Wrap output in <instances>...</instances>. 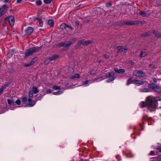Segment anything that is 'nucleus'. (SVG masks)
Segmentation results:
<instances>
[{"label": "nucleus", "instance_id": "obj_17", "mask_svg": "<svg viewBox=\"0 0 161 161\" xmlns=\"http://www.w3.org/2000/svg\"><path fill=\"white\" fill-rule=\"evenodd\" d=\"M14 52V50L12 49L10 50L8 53V58H11L13 55V53Z\"/></svg>", "mask_w": 161, "mask_h": 161}, {"label": "nucleus", "instance_id": "obj_36", "mask_svg": "<svg viewBox=\"0 0 161 161\" xmlns=\"http://www.w3.org/2000/svg\"><path fill=\"white\" fill-rule=\"evenodd\" d=\"M123 24L124 25H131V22L125 21L123 22Z\"/></svg>", "mask_w": 161, "mask_h": 161}, {"label": "nucleus", "instance_id": "obj_1", "mask_svg": "<svg viewBox=\"0 0 161 161\" xmlns=\"http://www.w3.org/2000/svg\"><path fill=\"white\" fill-rule=\"evenodd\" d=\"M161 101V97H157L155 98L152 96H150L147 98L146 103L144 101L142 102L141 107L142 108L146 107L151 111H153L157 106L156 101Z\"/></svg>", "mask_w": 161, "mask_h": 161}, {"label": "nucleus", "instance_id": "obj_46", "mask_svg": "<svg viewBox=\"0 0 161 161\" xmlns=\"http://www.w3.org/2000/svg\"><path fill=\"white\" fill-rule=\"evenodd\" d=\"M81 5V3H79L77 4L76 5V7H78L80 6Z\"/></svg>", "mask_w": 161, "mask_h": 161}, {"label": "nucleus", "instance_id": "obj_21", "mask_svg": "<svg viewBox=\"0 0 161 161\" xmlns=\"http://www.w3.org/2000/svg\"><path fill=\"white\" fill-rule=\"evenodd\" d=\"M32 92L35 94L39 92V91L37 88L34 86L33 87L32 91Z\"/></svg>", "mask_w": 161, "mask_h": 161}, {"label": "nucleus", "instance_id": "obj_9", "mask_svg": "<svg viewBox=\"0 0 161 161\" xmlns=\"http://www.w3.org/2000/svg\"><path fill=\"white\" fill-rule=\"evenodd\" d=\"M33 29L32 27H29L25 30V35H29L33 32Z\"/></svg>", "mask_w": 161, "mask_h": 161}, {"label": "nucleus", "instance_id": "obj_38", "mask_svg": "<svg viewBox=\"0 0 161 161\" xmlns=\"http://www.w3.org/2000/svg\"><path fill=\"white\" fill-rule=\"evenodd\" d=\"M33 92L32 91H30L29 94V97H33Z\"/></svg>", "mask_w": 161, "mask_h": 161}, {"label": "nucleus", "instance_id": "obj_2", "mask_svg": "<svg viewBox=\"0 0 161 161\" xmlns=\"http://www.w3.org/2000/svg\"><path fill=\"white\" fill-rule=\"evenodd\" d=\"M76 40V38H74L69 41H66L64 42H61L58 44L57 46L59 47H69L73 44Z\"/></svg>", "mask_w": 161, "mask_h": 161}, {"label": "nucleus", "instance_id": "obj_18", "mask_svg": "<svg viewBox=\"0 0 161 161\" xmlns=\"http://www.w3.org/2000/svg\"><path fill=\"white\" fill-rule=\"evenodd\" d=\"M59 57V56L58 55H54L52 56L49 57L50 61L55 60L57 59Z\"/></svg>", "mask_w": 161, "mask_h": 161}, {"label": "nucleus", "instance_id": "obj_22", "mask_svg": "<svg viewBox=\"0 0 161 161\" xmlns=\"http://www.w3.org/2000/svg\"><path fill=\"white\" fill-rule=\"evenodd\" d=\"M67 26H68V25L67 24L63 23L61 25L60 28L62 29H64L67 27Z\"/></svg>", "mask_w": 161, "mask_h": 161}, {"label": "nucleus", "instance_id": "obj_31", "mask_svg": "<svg viewBox=\"0 0 161 161\" xmlns=\"http://www.w3.org/2000/svg\"><path fill=\"white\" fill-rule=\"evenodd\" d=\"M52 0H44V2L46 4H49L52 1Z\"/></svg>", "mask_w": 161, "mask_h": 161}, {"label": "nucleus", "instance_id": "obj_13", "mask_svg": "<svg viewBox=\"0 0 161 161\" xmlns=\"http://www.w3.org/2000/svg\"><path fill=\"white\" fill-rule=\"evenodd\" d=\"M139 13L143 17H147L149 15V14L144 11H139Z\"/></svg>", "mask_w": 161, "mask_h": 161}, {"label": "nucleus", "instance_id": "obj_43", "mask_svg": "<svg viewBox=\"0 0 161 161\" xmlns=\"http://www.w3.org/2000/svg\"><path fill=\"white\" fill-rule=\"evenodd\" d=\"M112 5V4L111 3H108L106 4V6L107 7H110Z\"/></svg>", "mask_w": 161, "mask_h": 161}, {"label": "nucleus", "instance_id": "obj_40", "mask_svg": "<svg viewBox=\"0 0 161 161\" xmlns=\"http://www.w3.org/2000/svg\"><path fill=\"white\" fill-rule=\"evenodd\" d=\"M15 102L17 104L19 105H20L21 103L19 99L17 100V101H15Z\"/></svg>", "mask_w": 161, "mask_h": 161}, {"label": "nucleus", "instance_id": "obj_28", "mask_svg": "<svg viewBox=\"0 0 161 161\" xmlns=\"http://www.w3.org/2000/svg\"><path fill=\"white\" fill-rule=\"evenodd\" d=\"M97 73V69H93L90 72V74L91 75H93Z\"/></svg>", "mask_w": 161, "mask_h": 161}, {"label": "nucleus", "instance_id": "obj_3", "mask_svg": "<svg viewBox=\"0 0 161 161\" xmlns=\"http://www.w3.org/2000/svg\"><path fill=\"white\" fill-rule=\"evenodd\" d=\"M40 49V47H31L27 49L25 53V58H26L33 53H36Z\"/></svg>", "mask_w": 161, "mask_h": 161}, {"label": "nucleus", "instance_id": "obj_8", "mask_svg": "<svg viewBox=\"0 0 161 161\" xmlns=\"http://www.w3.org/2000/svg\"><path fill=\"white\" fill-rule=\"evenodd\" d=\"M8 7L6 5H3L2 7L1 11L0 12V18L6 12Z\"/></svg>", "mask_w": 161, "mask_h": 161}, {"label": "nucleus", "instance_id": "obj_29", "mask_svg": "<svg viewBox=\"0 0 161 161\" xmlns=\"http://www.w3.org/2000/svg\"><path fill=\"white\" fill-rule=\"evenodd\" d=\"M35 101H33L31 103H29V105L30 107H32L35 105Z\"/></svg>", "mask_w": 161, "mask_h": 161}, {"label": "nucleus", "instance_id": "obj_26", "mask_svg": "<svg viewBox=\"0 0 161 161\" xmlns=\"http://www.w3.org/2000/svg\"><path fill=\"white\" fill-rule=\"evenodd\" d=\"M147 55V53L145 52H142L141 53L140 56L142 57H143L146 56Z\"/></svg>", "mask_w": 161, "mask_h": 161}, {"label": "nucleus", "instance_id": "obj_27", "mask_svg": "<svg viewBox=\"0 0 161 161\" xmlns=\"http://www.w3.org/2000/svg\"><path fill=\"white\" fill-rule=\"evenodd\" d=\"M51 61L50 60L49 58H47L44 61V64H47Z\"/></svg>", "mask_w": 161, "mask_h": 161}, {"label": "nucleus", "instance_id": "obj_51", "mask_svg": "<svg viewBox=\"0 0 161 161\" xmlns=\"http://www.w3.org/2000/svg\"><path fill=\"white\" fill-rule=\"evenodd\" d=\"M88 80H87L84 82V84H86L88 83Z\"/></svg>", "mask_w": 161, "mask_h": 161}, {"label": "nucleus", "instance_id": "obj_33", "mask_svg": "<svg viewBox=\"0 0 161 161\" xmlns=\"http://www.w3.org/2000/svg\"><path fill=\"white\" fill-rule=\"evenodd\" d=\"M53 88L55 90H59L60 89V86H53Z\"/></svg>", "mask_w": 161, "mask_h": 161}, {"label": "nucleus", "instance_id": "obj_30", "mask_svg": "<svg viewBox=\"0 0 161 161\" xmlns=\"http://www.w3.org/2000/svg\"><path fill=\"white\" fill-rule=\"evenodd\" d=\"M36 4L37 5H40L42 4V2L40 0H37L36 2Z\"/></svg>", "mask_w": 161, "mask_h": 161}, {"label": "nucleus", "instance_id": "obj_20", "mask_svg": "<svg viewBox=\"0 0 161 161\" xmlns=\"http://www.w3.org/2000/svg\"><path fill=\"white\" fill-rule=\"evenodd\" d=\"M81 45H83L82 40H80L77 43L76 46V48H78Z\"/></svg>", "mask_w": 161, "mask_h": 161}, {"label": "nucleus", "instance_id": "obj_23", "mask_svg": "<svg viewBox=\"0 0 161 161\" xmlns=\"http://www.w3.org/2000/svg\"><path fill=\"white\" fill-rule=\"evenodd\" d=\"M48 24L51 27H53L54 25L53 20L52 19H50L48 21Z\"/></svg>", "mask_w": 161, "mask_h": 161}, {"label": "nucleus", "instance_id": "obj_41", "mask_svg": "<svg viewBox=\"0 0 161 161\" xmlns=\"http://www.w3.org/2000/svg\"><path fill=\"white\" fill-rule=\"evenodd\" d=\"M131 83V78H130L128 80V81L127 83V85H129Z\"/></svg>", "mask_w": 161, "mask_h": 161}, {"label": "nucleus", "instance_id": "obj_54", "mask_svg": "<svg viewBox=\"0 0 161 161\" xmlns=\"http://www.w3.org/2000/svg\"><path fill=\"white\" fill-rule=\"evenodd\" d=\"M154 81L155 82H157V81L156 80H154Z\"/></svg>", "mask_w": 161, "mask_h": 161}, {"label": "nucleus", "instance_id": "obj_14", "mask_svg": "<svg viewBox=\"0 0 161 161\" xmlns=\"http://www.w3.org/2000/svg\"><path fill=\"white\" fill-rule=\"evenodd\" d=\"M118 52L121 53L122 52H126L127 50V49L125 48H123L121 46L117 47Z\"/></svg>", "mask_w": 161, "mask_h": 161}, {"label": "nucleus", "instance_id": "obj_55", "mask_svg": "<svg viewBox=\"0 0 161 161\" xmlns=\"http://www.w3.org/2000/svg\"><path fill=\"white\" fill-rule=\"evenodd\" d=\"M36 20H38V18H36Z\"/></svg>", "mask_w": 161, "mask_h": 161}, {"label": "nucleus", "instance_id": "obj_39", "mask_svg": "<svg viewBox=\"0 0 161 161\" xmlns=\"http://www.w3.org/2000/svg\"><path fill=\"white\" fill-rule=\"evenodd\" d=\"M155 151H151L149 155H155Z\"/></svg>", "mask_w": 161, "mask_h": 161}, {"label": "nucleus", "instance_id": "obj_6", "mask_svg": "<svg viewBox=\"0 0 161 161\" xmlns=\"http://www.w3.org/2000/svg\"><path fill=\"white\" fill-rule=\"evenodd\" d=\"M106 75L107 78H111L110 79L108 80V82H110L113 81L115 78V77L114 76V73H108L106 74Z\"/></svg>", "mask_w": 161, "mask_h": 161}, {"label": "nucleus", "instance_id": "obj_4", "mask_svg": "<svg viewBox=\"0 0 161 161\" xmlns=\"http://www.w3.org/2000/svg\"><path fill=\"white\" fill-rule=\"evenodd\" d=\"M149 87L156 92L158 93L161 92V88L159 86H157L156 84L152 83L149 85Z\"/></svg>", "mask_w": 161, "mask_h": 161}, {"label": "nucleus", "instance_id": "obj_56", "mask_svg": "<svg viewBox=\"0 0 161 161\" xmlns=\"http://www.w3.org/2000/svg\"><path fill=\"white\" fill-rule=\"evenodd\" d=\"M87 22H89V20H87Z\"/></svg>", "mask_w": 161, "mask_h": 161}, {"label": "nucleus", "instance_id": "obj_45", "mask_svg": "<svg viewBox=\"0 0 161 161\" xmlns=\"http://www.w3.org/2000/svg\"><path fill=\"white\" fill-rule=\"evenodd\" d=\"M67 27L69 28L72 31L74 30L73 28L71 26H69V25H68V26H67Z\"/></svg>", "mask_w": 161, "mask_h": 161}, {"label": "nucleus", "instance_id": "obj_5", "mask_svg": "<svg viewBox=\"0 0 161 161\" xmlns=\"http://www.w3.org/2000/svg\"><path fill=\"white\" fill-rule=\"evenodd\" d=\"M154 33V34L156 37L159 38L161 37V33L155 31L154 30L151 31H149L148 32L146 33L145 35L146 36H148L151 35L152 33Z\"/></svg>", "mask_w": 161, "mask_h": 161}, {"label": "nucleus", "instance_id": "obj_25", "mask_svg": "<svg viewBox=\"0 0 161 161\" xmlns=\"http://www.w3.org/2000/svg\"><path fill=\"white\" fill-rule=\"evenodd\" d=\"M149 91V89L148 88H143L141 89V91L143 92H148Z\"/></svg>", "mask_w": 161, "mask_h": 161}, {"label": "nucleus", "instance_id": "obj_48", "mask_svg": "<svg viewBox=\"0 0 161 161\" xmlns=\"http://www.w3.org/2000/svg\"><path fill=\"white\" fill-rule=\"evenodd\" d=\"M22 0H17V3H21Z\"/></svg>", "mask_w": 161, "mask_h": 161}, {"label": "nucleus", "instance_id": "obj_52", "mask_svg": "<svg viewBox=\"0 0 161 161\" xmlns=\"http://www.w3.org/2000/svg\"><path fill=\"white\" fill-rule=\"evenodd\" d=\"M32 101L30 97L28 99V101L29 102H31Z\"/></svg>", "mask_w": 161, "mask_h": 161}, {"label": "nucleus", "instance_id": "obj_32", "mask_svg": "<svg viewBox=\"0 0 161 161\" xmlns=\"http://www.w3.org/2000/svg\"><path fill=\"white\" fill-rule=\"evenodd\" d=\"M5 88V86H3L1 88H0V95L1 94L3 91V90Z\"/></svg>", "mask_w": 161, "mask_h": 161}, {"label": "nucleus", "instance_id": "obj_34", "mask_svg": "<svg viewBox=\"0 0 161 161\" xmlns=\"http://www.w3.org/2000/svg\"><path fill=\"white\" fill-rule=\"evenodd\" d=\"M27 100V98L26 97H23L22 98V100H21V101L22 102L25 103L26 102Z\"/></svg>", "mask_w": 161, "mask_h": 161}, {"label": "nucleus", "instance_id": "obj_16", "mask_svg": "<svg viewBox=\"0 0 161 161\" xmlns=\"http://www.w3.org/2000/svg\"><path fill=\"white\" fill-rule=\"evenodd\" d=\"M114 71L117 73L119 74H122L125 72V70L123 69H119L115 68L114 69Z\"/></svg>", "mask_w": 161, "mask_h": 161}, {"label": "nucleus", "instance_id": "obj_37", "mask_svg": "<svg viewBox=\"0 0 161 161\" xmlns=\"http://www.w3.org/2000/svg\"><path fill=\"white\" fill-rule=\"evenodd\" d=\"M80 75L79 74H76L73 76H72L73 78H79L80 77Z\"/></svg>", "mask_w": 161, "mask_h": 161}, {"label": "nucleus", "instance_id": "obj_53", "mask_svg": "<svg viewBox=\"0 0 161 161\" xmlns=\"http://www.w3.org/2000/svg\"><path fill=\"white\" fill-rule=\"evenodd\" d=\"M4 2L5 3H7V2H9V0H4Z\"/></svg>", "mask_w": 161, "mask_h": 161}, {"label": "nucleus", "instance_id": "obj_12", "mask_svg": "<svg viewBox=\"0 0 161 161\" xmlns=\"http://www.w3.org/2000/svg\"><path fill=\"white\" fill-rule=\"evenodd\" d=\"M8 20L10 25L11 26H13L14 23V18L12 16H9L8 18Z\"/></svg>", "mask_w": 161, "mask_h": 161}, {"label": "nucleus", "instance_id": "obj_7", "mask_svg": "<svg viewBox=\"0 0 161 161\" xmlns=\"http://www.w3.org/2000/svg\"><path fill=\"white\" fill-rule=\"evenodd\" d=\"M133 75L137 77H143L144 75V73L142 72L139 70H136L133 72Z\"/></svg>", "mask_w": 161, "mask_h": 161}, {"label": "nucleus", "instance_id": "obj_24", "mask_svg": "<svg viewBox=\"0 0 161 161\" xmlns=\"http://www.w3.org/2000/svg\"><path fill=\"white\" fill-rule=\"evenodd\" d=\"M75 26L76 29H77L79 27V25L80 24V22L78 20H76L75 22Z\"/></svg>", "mask_w": 161, "mask_h": 161}, {"label": "nucleus", "instance_id": "obj_19", "mask_svg": "<svg viewBox=\"0 0 161 161\" xmlns=\"http://www.w3.org/2000/svg\"><path fill=\"white\" fill-rule=\"evenodd\" d=\"M7 102L10 105H14V100H12L8 99L7 100Z\"/></svg>", "mask_w": 161, "mask_h": 161}, {"label": "nucleus", "instance_id": "obj_42", "mask_svg": "<svg viewBox=\"0 0 161 161\" xmlns=\"http://www.w3.org/2000/svg\"><path fill=\"white\" fill-rule=\"evenodd\" d=\"M46 92L47 93H50L52 92V91L50 89H48L46 90Z\"/></svg>", "mask_w": 161, "mask_h": 161}, {"label": "nucleus", "instance_id": "obj_35", "mask_svg": "<svg viewBox=\"0 0 161 161\" xmlns=\"http://www.w3.org/2000/svg\"><path fill=\"white\" fill-rule=\"evenodd\" d=\"M38 20H39V24L40 25V26H42L43 25L42 21L41 20V19H39Z\"/></svg>", "mask_w": 161, "mask_h": 161}, {"label": "nucleus", "instance_id": "obj_50", "mask_svg": "<svg viewBox=\"0 0 161 161\" xmlns=\"http://www.w3.org/2000/svg\"><path fill=\"white\" fill-rule=\"evenodd\" d=\"M10 83V82H9V83L8 82L7 83V84H6L4 85V86H5V87H6V86H7Z\"/></svg>", "mask_w": 161, "mask_h": 161}, {"label": "nucleus", "instance_id": "obj_49", "mask_svg": "<svg viewBox=\"0 0 161 161\" xmlns=\"http://www.w3.org/2000/svg\"><path fill=\"white\" fill-rule=\"evenodd\" d=\"M157 149L160 152H161V147H158Z\"/></svg>", "mask_w": 161, "mask_h": 161}, {"label": "nucleus", "instance_id": "obj_11", "mask_svg": "<svg viewBox=\"0 0 161 161\" xmlns=\"http://www.w3.org/2000/svg\"><path fill=\"white\" fill-rule=\"evenodd\" d=\"M37 58L36 57H35L29 63L25 64L24 66L26 67H28L31 66L32 65L34 64V63L37 61Z\"/></svg>", "mask_w": 161, "mask_h": 161}, {"label": "nucleus", "instance_id": "obj_47", "mask_svg": "<svg viewBox=\"0 0 161 161\" xmlns=\"http://www.w3.org/2000/svg\"><path fill=\"white\" fill-rule=\"evenodd\" d=\"M104 57L105 58H108L109 57V55L107 54L104 55Z\"/></svg>", "mask_w": 161, "mask_h": 161}, {"label": "nucleus", "instance_id": "obj_10", "mask_svg": "<svg viewBox=\"0 0 161 161\" xmlns=\"http://www.w3.org/2000/svg\"><path fill=\"white\" fill-rule=\"evenodd\" d=\"M131 83L135 84L137 86H139L141 85L144 84V82L143 81L139 80H131Z\"/></svg>", "mask_w": 161, "mask_h": 161}, {"label": "nucleus", "instance_id": "obj_15", "mask_svg": "<svg viewBox=\"0 0 161 161\" xmlns=\"http://www.w3.org/2000/svg\"><path fill=\"white\" fill-rule=\"evenodd\" d=\"M83 42V45L86 46L88 44H91L92 43V41L90 40L86 41L84 39L82 40Z\"/></svg>", "mask_w": 161, "mask_h": 161}, {"label": "nucleus", "instance_id": "obj_44", "mask_svg": "<svg viewBox=\"0 0 161 161\" xmlns=\"http://www.w3.org/2000/svg\"><path fill=\"white\" fill-rule=\"evenodd\" d=\"M59 93H60L59 92H53V94L54 95H59L60 94Z\"/></svg>", "mask_w": 161, "mask_h": 161}]
</instances>
